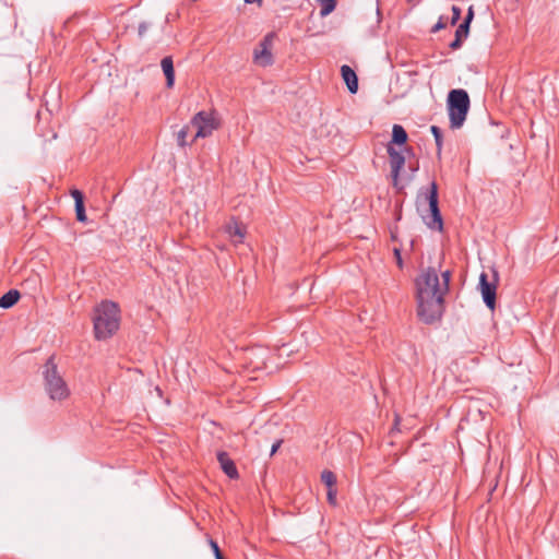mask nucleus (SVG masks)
I'll return each mask as SVG.
<instances>
[{
	"mask_svg": "<svg viewBox=\"0 0 559 559\" xmlns=\"http://www.w3.org/2000/svg\"><path fill=\"white\" fill-rule=\"evenodd\" d=\"M245 3L251 4V3H259L261 4L262 0H243Z\"/></svg>",
	"mask_w": 559,
	"mask_h": 559,
	"instance_id": "obj_33",
	"label": "nucleus"
},
{
	"mask_svg": "<svg viewBox=\"0 0 559 559\" xmlns=\"http://www.w3.org/2000/svg\"><path fill=\"white\" fill-rule=\"evenodd\" d=\"M408 139L407 132L401 124H394L392 128V139L388 145H404Z\"/></svg>",
	"mask_w": 559,
	"mask_h": 559,
	"instance_id": "obj_13",
	"label": "nucleus"
},
{
	"mask_svg": "<svg viewBox=\"0 0 559 559\" xmlns=\"http://www.w3.org/2000/svg\"><path fill=\"white\" fill-rule=\"evenodd\" d=\"M191 126L197 130L195 134L191 139L193 143L199 138L210 136L214 130L218 128V121L215 119L213 112L199 111L191 119Z\"/></svg>",
	"mask_w": 559,
	"mask_h": 559,
	"instance_id": "obj_6",
	"label": "nucleus"
},
{
	"mask_svg": "<svg viewBox=\"0 0 559 559\" xmlns=\"http://www.w3.org/2000/svg\"><path fill=\"white\" fill-rule=\"evenodd\" d=\"M44 385L47 394L53 401L66 400L70 390L58 371L55 356H50L43 367Z\"/></svg>",
	"mask_w": 559,
	"mask_h": 559,
	"instance_id": "obj_3",
	"label": "nucleus"
},
{
	"mask_svg": "<svg viewBox=\"0 0 559 559\" xmlns=\"http://www.w3.org/2000/svg\"><path fill=\"white\" fill-rule=\"evenodd\" d=\"M444 27H445V23L443 22L442 17H440L439 21L437 22V24L432 27L431 32L436 33Z\"/></svg>",
	"mask_w": 559,
	"mask_h": 559,
	"instance_id": "obj_29",
	"label": "nucleus"
},
{
	"mask_svg": "<svg viewBox=\"0 0 559 559\" xmlns=\"http://www.w3.org/2000/svg\"><path fill=\"white\" fill-rule=\"evenodd\" d=\"M326 496H328L329 503L332 504V506H335L336 504V489H335V487L328 488Z\"/></svg>",
	"mask_w": 559,
	"mask_h": 559,
	"instance_id": "obj_26",
	"label": "nucleus"
},
{
	"mask_svg": "<svg viewBox=\"0 0 559 559\" xmlns=\"http://www.w3.org/2000/svg\"><path fill=\"white\" fill-rule=\"evenodd\" d=\"M120 316L118 305L112 301H102L95 308L93 318L96 340H107L119 329Z\"/></svg>",
	"mask_w": 559,
	"mask_h": 559,
	"instance_id": "obj_2",
	"label": "nucleus"
},
{
	"mask_svg": "<svg viewBox=\"0 0 559 559\" xmlns=\"http://www.w3.org/2000/svg\"><path fill=\"white\" fill-rule=\"evenodd\" d=\"M430 131L435 138L436 146H437V155H441L442 145H443V133L442 130L437 126H431Z\"/></svg>",
	"mask_w": 559,
	"mask_h": 559,
	"instance_id": "obj_18",
	"label": "nucleus"
},
{
	"mask_svg": "<svg viewBox=\"0 0 559 559\" xmlns=\"http://www.w3.org/2000/svg\"><path fill=\"white\" fill-rule=\"evenodd\" d=\"M468 33H469V27L466 26V23H461L455 31V37L463 40L464 38H466L468 36Z\"/></svg>",
	"mask_w": 559,
	"mask_h": 559,
	"instance_id": "obj_21",
	"label": "nucleus"
},
{
	"mask_svg": "<svg viewBox=\"0 0 559 559\" xmlns=\"http://www.w3.org/2000/svg\"><path fill=\"white\" fill-rule=\"evenodd\" d=\"M391 238L393 241L396 240V228L394 230L393 229L391 230Z\"/></svg>",
	"mask_w": 559,
	"mask_h": 559,
	"instance_id": "obj_34",
	"label": "nucleus"
},
{
	"mask_svg": "<svg viewBox=\"0 0 559 559\" xmlns=\"http://www.w3.org/2000/svg\"><path fill=\"white\" fill-rule=\"evenodd\" d=\"M282 444V440H277L271 448V455H274Z\"/></svg>",
	"mask_w": 559,
	"mask_h": 559,
	"instance_id": "obj_32",
	"label": "nucleus"
},
{
	"mask_svg": "<svg viewBox=\"0 0 559 559\" xmlns=\"http://www.w3.org/2000/svg\"><path fill=\"white\" fill-rule=\"evenodd\" d=\"M473 16H474L473 10H472V8H469L467 15H466L465 20L463 21V23H466V26L469 27Z\"/></svg>",
	"mask_w": 559,
	"mask_h": 559,
	"instance_id": "obj_31",
	"label": "nucleus"
},
{
	"mask_svg": "<svg viewBox=\"0 0 559 559\" xmlns=\"http://www.w3.org/2000/svg\"><path fill=\"white\" fill-rule=\"evenodd\" d=\"M386 152L390 160L393 187L401 190L403 189V187L400 186V175L402 168L405 165V156L403 155L402 152L397 151L393 145H386Z\"/></svg>",
	"mask_w": 559,
	"mask_h": 559,
	"instance_id": "obj_9",
	"label": "nucleus"
},
{
	"mask_svg": "<svg viewBox=\"0 0 559 559\" xmlns=\"http://www.w3.org/2000/svg\"><path fill=\"white\" fill-rule=\"evenodd\" d=\"M462 43H463L462 39L455 37L454 40L450 43L449 47L452 50H456L462 47Z\"/></svg>",
	"mask_w": 559,
	"mask_h": 559,
	"instance_id": "obj_28",
	"label": "nucleus"
},
{
	"mask_svg": "<svg viewBox=\"0 0 559 559\" xmlns=\"http://www.w3.org/2000/svg\"><path fill=\"white\" fill-rule=\"evenodd\" d=\"M217 461H218L223 472L230 479H237L239 477V473H238V469H237V467L235 465V462L229 457V455L226 452L219 451L217 453Z\"/></svg>",
	"mask_w": 559,
	"mask_h": 559,
	"instance_id": "obj_10",
	"label": "nucleus"
},
{
	"mask_svg": "<svg viewBox=\"0 0 559 559\" xmlns=\"http://www.w3.org/2000/svg\"><path fill=\"white\" fill-rule=\"evenodd\" d=\"M421 204H428V215H423V219L425 221L426 225L430 229H438L442 230L443 228V221L442 216L439 210V201H438V186L435 181L430 183V187L427 188L425 191L420 190L417 195V205L418 207Z\"/></svg>",
	"mask_w": 559,
	"mask_h": 559,
	"instance_id": "obj_5",
	"label": "nucleus"
},
{
	"mask_svg": "<svg viewBox=\"0 0 559 559\" xmlns=\"http://www.w3.org/2000/svg\"><path fill=\"white\" fill-rule=\"evenodd\" d=\"M209 544H210V547H211V549H212V551H213V554L215 556V559H225L223 554H222V551H221V549H219L218 544L215 540L210 539Z\"/></svg>",
	"mask_w": 559,
	"mask_h": 559,
	"instance_id": "obj_22",
	"label": "nucleus"
},
{
	"mask_svg": "<svg viewBox=\"0 0 559 559\" xmlns=\"http://www.w3.org/2000/svg\"><path fill=\"white\" fill-rule=\"evenodd\" d=\"M461 9L456 5H452V17H451V24L455 25L459 20L461 19Z\"/></svg>",
	"mask_w": 559,
	"mask_h": 559,
	"instance_id": "obj_23",
	"label": "nucleus"
},
{
	"mask_svg": "<svg viewBox=\"0 0 559 559\" xmlns=\"http://www.w3.org/2000/svg\"><path fill=\"white\" fill-rule=\"evenodd\" d=\"M74 207H75L76 219L79 222H81V223H86L87 222V216H86V213H85L84 202L83 203L74 204Z\"/></svg>",
	"mask_w": 559,
	"mask_h": 559,
	"instance_id": "obj_20",
	"label": "nucleus"
},
{
	"mask_svg": "<svg viewBox=\"0 0 559 559\" xmlns=\"http://www.w3.org/2000/svg\"><path fill=\"white\" fill-rule=\"evenodd\" d=\"M163 72L166 76V85L168 88L174 86L175 83V70H174V62L171 57L167 56L162 59L160 62Z\"/></svg>",
	"mask_w": 559,
	"mask_h": 559,
	"instance_id": "obj_12",
	"label": "nucleus"
},
{
	"mask_svg": "<svg viewBox=\"0 0 559 559\" xmlns=\"http://www.w3.org/2000/svg\"><path fill=\"white\" fill-rule=\"evenodd\" d=\"M21 298V294L17 289H10L0 297V308L9 309L13 307Z\"/></svg>",
	"mask_w": 559,
	"mask_h": 559,
	"instance_id": "obj_14",
	"label": "nucleus"
},
{
	"mask_svg": "<svg viewBox=\"0 0 559 559\" xmlns=\"http://www.w3.org/2000/svg\"><path fill=\"white\" fill-rule=\"evenodd\" d=\"M450 127L459 129L463 126L469 110L471 99L463 88L451 90L447 98Z\"/></svg>",
	"mask_w": 559,
	"mask_h": 559,
	"instance_id": "obj_4",
	"label": "nucleus"
},
{
	"mask_svg": "<svg viewBox=\"0 0 559 559\" xmlns=\"http://www.w3.org/2000/svg\"><path fill=\"white\" fill-rule=\"evenodd\" d=\"M341 74L344 80V82L347 85L348 91L352 94L357 93L358 91V78L355 73V71L347 64L342 66L341 68Z\"/></svg>",
	"mask_w": 559,
	"mask_h": 559,
	"instance_id": "obj_11",
	"label": "nucleus"
},
{
	"mask_svg": "<svg viewBox=\"0 0 559 559\" xmlns=\"http://www.w3.org/2000/svg\"><path fill=\"white\" fill-rule=\"evenodd\" d=\"M393 253H394V257H395V259H396V264H397V266H399L400 269H402V267H403V260H402V255H401V249H400V248H397V247H395V248L393 249Z\"/></svg>",
	"mask_w": 559,
	"mask_h": 559,
	"instance_id": "obj_27",
	"label": "nucleus"
},
{
	"mask_svg": "<svg viewBox=\"0 0 559 559\" xmlns=\"http://www.w3.org/2000/svg\"><path fill=\"white\" fill-rule=\"evenodd\" d=\"M317 2L321 7L320 15L322 17L332 13L336 8V0H317Z\"/></svg>",
	"mask_w": 559,
	"mask_h": 559,
	"instance_id": "obj_17",
	"label": "nucleus"
},
{
	"mask_svg": "<svg viewBox=\"0 0 559 559\" xmlns=\"http://www.w3.org/2000/svg\"><path fill=\"white\" fill-rule=\"evenodd\" d=\"M321 481L328 487L333 488L336 485V476L332 471L324 469L321 473Z\"/></svg>",
	"mask_w": 559,
	"mask_h": 559,
	"instance_id": "obj_19",
	"label": "nucleus"
},
{
	"mask_svg": "<svg viewBox=\"0 0 559 559\" xmlns=\"http://www.w3.org/2000/svg\"><path fill=\"white\" fill-rule=\"evenodd\" d=\"M71 197L74 199V204H78V203H83L84 202V195L83 193L78 190V189H73L71 191Z\"/></svg>",
	"mask_w": 559,
	"mask_h": 559,
	"instance_id": "obj_25",
	"label": "nucleus"
},
{
	"mask_svg": "<svg viewBox=\"0 0 559 559\" xmlns=\"http://www.w3.org/2000/svg\"><path fill=\"white\" fill-rule=\"evenodd\" d=\"M276 38L275 32L267 33L253 50V61L261 67H269L274 63L272 48Z\"/></svg>",
	"mask_w": 559,
	"mask_h": 559,
	"instance_id": "obj_7",
	"label": "nucleus"
},
{
	"mask_svg": "<svg viewBox=\"0 0 559 559\" xmlns=\"http://www.w3.org/2000/svg\"><path fill=\"white\" fill-rule=\"evenodd\" d=\"M147 28H148V24L146 22L140 23V25H139V36L143 37L144 34L146 33Z\"/></svg>",
	"mask_w": 559,
	"mask_h": 559,
	"instance_id": "obj_30",
	"label": "nucleus"
},
{
	"mask_svg": "<svg viewBox=\"0 0 559 559\" xmlns=\"http://www.w3.org/2000/svg\"><path fill=\"white\" fill-rule=\"evenodd\" d=\"M192 129L191 121L183 126L176 134L177 144L181 147H185L186 145H191V141L188 142L187 138L190 134V131Z\"/></svg>",
	"mask_w": 559,
	"mask_h": 559,
	"instance_id": "obj_15",
	"label": "nucleus"
},
{
	"mask_svg": "<svg viewBox=\"0 0 559 559\" xmlns=\"http://www.w3.org/2000/svg\"><path fill=\"white\" fill-rule=\"evenodd\" d=\"M226 230L231 238L236 237L238 241H241L246 234L245 228L236 222L227 225Z\"/></svg>",
	"mask_w": 559,
	"mask_h": 559,
	"instance_id": "obj_16",
	"label": "nucleus"
},
{
	"mask_svg": "<svg viewBox=\"0 0 559 559\" xmlns=\"http://www.w3.org/2000/svg\"><path fill=\"white\" fill-rule=\"evenodd\" d=\"M417 316L426 324L439 321L443 313V296L435 267H428L416 278Z\"/></svg>",
	"mask_w": 559,
	"mask_h": 559,
	"instance_id": "obj_1",
	"label": "nucleus"
},
{
	"mask_svg": "<svg viewBox=\"0 0 559 559\" xmlns=\"http://www.w3.org/2000/svg\"><path fill=\"white\" fill-rule=\"evenodd\" d=\"M450 271H445V272H442L441 276H442V285H441V288L443 289V292L447 294V292L449 290V282H450Z\"/></svg>",
	"mask_w": 559,
	"mask_h": 559,
	"instance_id": "obj_24",
	"label": "nucleus"
},
{
	"mask_svg": "<svg viewBox=\"0 0 559 559\" xmlns=\"http://www.w3.org/2000/svg\"><path fill=\"white\" fill-rule=\"evenodd\" d=\"M498 272L492 270V281L488 280V275L481 272L479 275L478 288L480 290L483 301L490 309L496 308L497 286H498Z\"/></svg>",
	"mask_w": 559,
	"mask_h": 559,
	"instance_id": "obj_8",
	"label": "nucleus"
}]
</instances>
